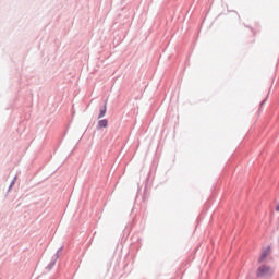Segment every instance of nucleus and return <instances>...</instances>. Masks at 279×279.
<instances>
[{"instance_id":"4","label":"nucleus","mask_w":279,"mask_h":279,"mask_svg":"<svg viewBox=\"0 0 279 279\" xmlns=\"http://www.w3.org/2000/svg\"><path fill=\"white\" fill-rule=\"evenodd\" d=\"M102 117H106V108L100 110L98 119H102Z\"/></svg>"},{"instance_id":"1","label":"nucleus","mask_w":279,"mask_h":279,"mask_svg":"<svg viewBox=\"0 0 279 279\" xmlns=\"http://www.w3.org/2000/svg\"><path fill=\"white\" fill-rule=\"evenodd\" d=\"M274 274V269L267 265H262L257 269V278H265L266 276H271Z\"/></svg>"},{"instance_id":"2","label":"nucleus","mask_w":279,"mask_h":279,"mask_svg":"<svg viewBox=\"0 0 279 279\" xmlns=\"http://www.w3.org/2000/svg\"><path fill=\"white\" fill-rule=\"evenodd\" d=\"M101 128H108V121L106 119L98 122V130H101Z\"/></svg>"},{"instance_id":"5","label":"nucleus","mask_w":279,"mask_h":279,"mask_svg":"<svg viewBox=\"0 0 279 279\" xmlns=\"http://www.w3.org/2000/svg\"><path fill=\"white\" fill-rule=\"evenodd\" d=\"M276 210H277V213H279V204L277 205Z\"/></svg>"},{"instance_id":"3","label":"nucleus","mask_w":279,"mask_h":279,"mask_svg":"<svg viewBox=\"0 0 279 279\" xmlns=\"http://www.w3.org/2000/svg\"><path fill=\"white\" fill-rule=\"evenodd\" d=\"M267 254H269V251L262 253V255L259 257V263H263V260H265V258H267Z\"/></svg>"}]
</instances>
